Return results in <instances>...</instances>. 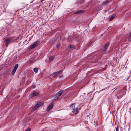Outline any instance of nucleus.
Wrapping results in <instances>:
<instances>
[{"label":"nucleus","instance_id":"obj_21","mask_svg":"<svg viewBox=\"0 0 131 131\" xmlns=\"http://www.w3.org/2000/svg\"><path fill=\"white\" fill-rule=\"evenodd\" d=\"M30 129L29 128L28 129L25 130V131H30Z\"/></svg>","mask_w":131,"mask_h":131},{"label":"nucleus","instance_id":"obj_3","mask_svg":"<svg viewBox=\"0 0 131 131\" xmlns=\"http://www.w3.org/2000/svg\"><path fill=\"white\" fill-rule=\"evenodd\" d=\"M43 102H39L33 108V110L34 111L36 110L38 107L41 106L43 105Z\"/></svg>","mask_w":131,"mask_h":131},{"label":"nucleus","instance_id":"obj_17","mask_svg":"<svg viewBox=\"0 0 131 131\" xmlns=\"http://www.w3.org/2000/svg\"><path fill=\"white\" fill-rule=\"evenodd\" d=\"M62 72V70H61L60 71H59L58 72H57V73H58V74H59L61 73Z\"/></svg>","mask_w":131,"mask_h":131},{"label":"nucleus","instance_id":"obj_2","mask_svg":"<svg viewBox=\"0 0 131 131\" xmlns=\"http://www.w3.org/2000/svg\"><path fill=\"white\" fill-rule=\"evenodd\" d=\"M126 91L125 90L123 89L121 90L119 92L117 95V96L118 97H122L125 94Z\"/></svg>","mask_w":131,"mask_h":131},{"label":"nucleus","instance_id":"obj_7","mask_svg":"<svg viewBox=\"0 0 131 131\" xmlns=\"http://www.w3.org/2000/svg\"><path fill=\"white\" fill-rule=\"evenodd\" d=\"M39 94V93L36 92H34L33 93H31L30 94V97H32L35 96Z\"/></svg>","mask_w":131,"mask_h":131},{"label":"nucleus","instance_id":"obj_1","mask_svg":"<svg viewBox=\"0 0 131 131\" xmlns=\"http://www.w3.org/2000/svg\"><path fill=\"white\" fill-rule=\"evenodd\" d=\"M75 104H73L70 106V107L72 109V112L73 113L77 114L78 113V111L77 109V108H75Z\"/></svg>","mask_w":131,"mask_h":131},{"label":"nucleus","instance_id":"obj_11","mask_svg":"<svg viewBox=\"0 0 131 131\" xmlns=\"http://www.w3.org/2000/svg\"><path fill=\"white\" fill-rule=\"evenodd\" d=\"M84 11V10H80L78 11L77 12H75V14H80V13H82Z\"/></svg>","mask_w":131,"mask_h":131},{"label":"nucleus","instance_id":"obj_8","mask_svg":"<svg viewBox=\"0 0 131 131\" xmlns=\"http://www.w3.org/2000/svg\"><path fill=\"white\" fill-rule=\"evenodd\" d=\"M38 43L39 42L38 41L36 42L34 44L30 47V48L31 49L35 47L38 45Z\"/></svg>","mask_w":131,"mask_h":131},{"label":"nucleus","instance_id":"obj_19","mask_svg":"<svg viewBox=\"0 0 131 131\" xmlns=\"http://www.w3.org/2000/svg\"><path fill=\"white\" fill-rule=\"evenodd\" d=\"M60 44H58V45H57V46H56L57 48H59V47H60Z\"/></svg>","mask_w":131,"mask_h":131},{"label":"nucleus","instance_id":"obj_18","mask_svg":"<svg viewBox=\"0 0 131 131\" xmlns=\"http://www.w3.org/2000/svg\"><path fill=\"white\" fill-rule=\"evenodd\" d=\"M119 130V127L118 126H117L116 129V131H118Z\"/></svg>","mask_w":131,"mask_h":131},{"label":"nucleus","instance_id":"obj_23","mask_svg":"<svg viewBox=\"0 0 131 131\" xmlns=\"http://www.w3.org/2000/svg\"><path fill=\"white\" fill-rule=\"evenodd\" d=\"M32 62V61H31V62Z\"/></svg>","mask_w":131,"mask_h":131},{"label":"nucleus","instance_id":"obj_16","mask_svg":"<svg viewBox=\"0 0 131 131\" xmlns=\"http://www.w3.org/2000/svg\"><path fill=\"white\" fill-rule=\"evenodd\" d=\"M53 57L52 56H50L49 57V59L51 60H52L53 59Z\"/></svg>","mask_w":131,"mask_h":131},{"label":"nucleus","instance_id":"obj_15","mask_svg":"<svg viewBox=\"0 0 131 131\" xmlns=\"http://www.w3.org/2000/svg\"><path fill=\"white\" fill-rule=\"evenodd\" d=\"M108 2V1H106L102 4V5H106Z\"/></svg>","mask_w":131,"mask_h":131},{"label":"nucleus","instance_id":"obj_10","mask_svg":"<svg viewBox=\"0 0 131 131\" xmlns=\"http://www.w3.org/2000/svg\"><path fill=\"white\" fill-rule=\"evenodd\" d=\"M53 107V105L51 104L48 107L47 109V111H48L51 109Z\"/></svg>","mask_w":131,"mask_h":131},{"label":"nucleus","instance_id":"obj_20","mask_svg":"<svg viewBox=\"0 0 131 131\" xmlns=\"http://www.w3.org/2000/svg\"><path fill=\"white\" fill-rule=\"evenodd\" d=\"M73 46H72V45H71L70 46V49H71V48H73Z\"/></svg>","mask_w":131,"mask_h":131},{"label":"nucleus","instance_id":"obj_14","mask_svg":"<svg viewBox=\"0 0 131 131\" xmlns=\"http://www.w3.org/2000/svg\"><path fill=\"white\" fill-rule=\"evenodd\" d=\"M58 75L57 72L54 73L52 74V76L54 77H55Z\"/></svg>","mask_w":131,"mask_h":131},{"label":"nucleus","instance_id":"obj_13","mask_svg":"<svg viewBox=\"0 0 131 131\" xmlns=\"http://www.w3.org/2000/svg\"><path fill=\"white\" fill-rule=\"evenodd\" d=\"M38 68H36L34 69V72L37 73L38 72Z\"/></svg>","mask_w":131,"mask_h":131},{"label":"nucleus","instance_id":"obj_9","mask_svg":"<svg viewBox=\"0 0 131 131\" xmlns=\"http://www.w3.org/2000/svg\"><path fill=\"white\" fill-rule=\"evenodd\" d=\"M109 45V43L108 42H107L106 45H105V46L104 47V51L106 49L108 48V46Z\"/></svg>","mask_w":131,"mask_h":131},{"label":"nucleus","instance_id":"obj_4","mask_svg":"<svg viewBox=\"0 0 131 131\" xmlns=\"http://www.w3.org/2000/svg\"><path fill=\"white\" fill-rule=\"evenodd\" d=\"M12 41V40L8 38L5 39V43L6 46L7 47L9 44Z\"/></svg>","mask_w":131,"mask_h":131},{"label":"nucleus","instance_id":"obj_12","mask_svg":"<svg viewBox=\"0 0 131 131\" xmlns=\"http://www.w3.org/2000/svg\"><path fill=\"white\" fill-rule=\"evenodd\" d=\"M115 16L114 15H112L110 18V20L111 21L114 18Z\"/></svg>","mask_w":131,"mask_h":131},{"label":"nucleus","instance_id":"obj_6","mask_svg":"<svg viewBox=\"0 0 131 131\" xmlns=\"http://www.w3.org/2000/svg\"><path fill=\"white\" fill-rule=\"evenodd\" d=\"M63 92V91H60L58 92L55 95L56 98L57 99L61 95Z\"/></svg>","mask_w":131,"mask_h":131},{"label":"nucleus","instance_id":"obj_22","mask_svg":"<svg viewBox=\"0 0 131 131\" xmlns=\"http://www.w3.org/2000/svg\"><path fill=\"white\" fill-rule=\"evenodd\" d=\"M129 36H131V33L130 34Z\"/></svg>","mask_w":131,"mask_h":131},{"label":"nucleus","instance_id":"obj_5","mask_svg":"<svg viewBox=\"0 0 131 131\" xmlns=\"http://www.w3.org/2000/svg\"><path fill=\"white\" fill-rule=\"evenodd\" d=\"M18 67V64H16L15 65L14 68L12 72V75H13L14 74L15 72Z\"/></svg>","mask_w":131,"mask_h":131}]
</instances>
